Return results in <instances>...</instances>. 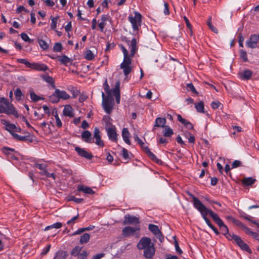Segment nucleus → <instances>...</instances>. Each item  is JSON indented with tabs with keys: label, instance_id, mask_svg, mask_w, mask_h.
<instances>
[{
	"label": "nucleus",
	"instance_id": "f257e3e1",
	"mask_svg": "<svg viewBox=\"0 0 259 259\" xmlns=\"http://www.w3.org/2000/svg\"><path fill=\"white\" fill-rule=\"evenodd\" d=\"M139 250H144V256L147 258H152L155 249L150 238L146 237L141 238L137 245Z\"/></svg>",
	"mask_w": 259,
	"mask_h": 259
},
{
	"label": "nucleus",
	"instance_id": "f03ea898",
	"mask_svg": "<svg viewBox=\"0 0 259 259\" xmlns=\"http://www.w3.org/2000/svg\"><path fill=\"white\" fill-rule=\"evenodd\" d=\"M70 98V95L65 91L56 89L53 94L49 96L50 101L52 103H57L60 100H67Z\"/></svg>",
	"mask_w": 259,
	"mask_h": 259
},
{
	"label": "nucleus",
	"instance_id": "7ed1b4c3",
	"mask_svg": "<svg viewBox=\"0 0 259 259\" xmlns=\"http://www.w3.org/2000/svg\"><path fill=\"white\" fill-rule=\"evenodd\" d=\"M134 15V16L132 15L129 16L128 19L132 24L133 30L137 32L141 25L142 15L138 12H135Z\"/></svg>",
	"mask_w": 259,
	"mask_h": 259
},
{
	"label": "nucleus",
	"instance_id": "20e7f679",
	"mask_svg": "<svg viewBox=\"0 0 259 259\" xmlns=\"http://www.w3.org/2000/svg\"><path fill=\"white\" fill-rule=\"evenodd\" d=\"M189 195L192 198V199H196L200 205L201 208H203L205 212L208 214H209L214 221L218 225L221 224L223 222L222 220L219 217L218 214L215 213L212 210L208 209L199 200L197 197L193 195L192 194H189Z\"/></svg>",
	"mask_w": 259,
	"mask_h": 259
},
{
	"label": "nucleus",
	"instance_id": "39448f33",
	"mask_svg": "<svg viewBox=\"0 0 259 259\" xmlns=\"http://www.w3.org/2000/svg\"><path fill=\"white\" fill-rule=\"evenodd\" d=\"M140 230V228L139 226L133 227L128 226L122 229L121 235L124 238H127L135 235L136 237L138 238L139 237V234L137 232H139Z\"/></svg>",
	"mask_w": 259,
	"mask_h": 259
},
{
	"label": "nucleus",
	"instance_id": "423d86ee",
	"mask_svg": "<svg viewBox=\"0 0 259 259\" xmlns=\"http://www.w3.org/2000/svg\"><path fill=\"white\" fill-rule=\"evenodd\" d=\"M103 107L107 114H110L114 105L113 100L111 96L105 97L104 93L102 94Z\"/></svg>",
	"mask_w": 259,
	"mask_h": 259
},
{
	"label": "nucleus",
	"instance_id": "0eeeda50",
	"mask_svg": "<svg viewBox=\"0 0 259 259\" xmlns=\"http://www.w3.org/2000/svg\"><path fill=\"white\" fill-rule=\"evenodd\" d=\"M105 128L107 131L109 139L113 142H116L117 141V135L115 126L108 121L106 123Z\"/></svg>",
	"mask_w": 259,
	"mask_h": 259
},
{
	"label": "nucleus",
	"instance_id": "6e6552de",
	"mask_svg": "<svg viewBox=\"0 0 259 259\" xmlns=\"http://www.w3.org/2000/svg\"><path fill=\"white\" fill-rule=\"evenodd\" d=\"M120 67L123 70L124 75L127 77L133 70L131 59H123V62L120 65Z\"/></svg>",
	"mask_w": 259,
	"mask_h": 259
},
{
	"label": "nucleus",
	"instance_id": "1a4fd4ad",
	"mask_svg": "<svg viewBox=\"0 0 259 259\" xmlns=\"http://www.w3.org/2000/svg\"><path fill=\"white\" fill-rule=\"evenodd\" d=\"M140 223V222L139 218L127 214L125 215L124 217V220L122 224L123 225H136L139 224Z\"/></svg>",
	"mask_w": 259,
	"mask_h": 259
},
{
	"label": "nucleus",
	"instance_id": "9d476101",
	"mask_svg": "<svg viewBox=\"0 0 259 259\" xmlns=\"http://www.w3.org/2000/svg\"><path fill=\"white\" fill-rule=\"evenodd\" d=\"M193 202L194 207L200 212L203 219L204 220L207 225L210 228H211L212 226H213L207 218V214L205 212V211L204 210L203 208H201L200 204L197 202V201L196 199H193Z\"/></svg>",
	"mask_w": 259,
	"mask_h": 259
},
{
	"label": "nucleus",
	"instance_id": "9b49d317",
	"mask_svg": "<svg viewBox=\"0 0 259 259\" xmlns=\"http://www.w3.org/2000/svg\"><path fill=\"white\" fill-rule=\"evenodd\" d=\"M232 239L234 241V242L242 249L245 251H247L248 252L250 253L251 250L249 248V246L243 242V241L241 239V238L238 236L232 234Z\"/></svg>",
	"mask_w": 259,
	"mask_h": 259
},
{
	"label": "nucleus",
	"instance_id": "f8f14e48",
	"mask_svg": "<svg viewBox=\"0 0 259 259\" xmlns=\"http://www.w3.org/2000/svg\"><path fill=\"white\" fill-rule=\"evenodd\" d=\"M0 102L4 104V105H0V113L9 114L12 105H10L8 100L5 98H0Z\"/></svg>",
	"mask_w": 259,
	"mask_h": 259
},
{
	"label": "nucleus",
	"instance_id": "ddd939ff",
	"mask_svg": "<svg viewBox=\"0 0 259 259\" xmlns=\"http://www.w3.org/2000/svg\"><path fill=\"white\" fill-rule=\"evenodd\" d=\"M148 229L157 238H158L161 242L163 241L164 237L157 226L153 224H149L148 226Z\"/></svg>",
	"mask_w": 259,
	"mask_h": 259
},
{
	"label": "nucleus",
	"instance_id": "4468645a",
	"mask_svg": "<svg viewBox=\"0 0 259 259\" xmlns=\"http://www.w3.org/2000/svg\"><path fill=\"white\" fill-rule=\"evenodd\" d=\"M12 136L18 141H27L32 143L33 141L34 136L30 133H27L26 136H20L16 133H12Z\"/></svg>",
	"mask_w": 259,
	"mask_h": 259
},
{
	"label": "nucleus",
	"instance_id": "2eb2a0df",
	"mask_svg": "<svg viewBox=\"0 0 259 259\" xmlns=\"http://www.w3.org/2000/svg\"><path fill=\"white\" fill-rule=\"evenodd\" d=\"M28 67L39 71H46L48 69V67L46 65L38 63L29 62Z\"/></svg>",
	"mask_w": 259,
	"mask_h": 259
},
{
	"label": "nucleus",
	"instance_id": "dca6fc26",
	"mask_svg": "<svg viewBox=\"0 0 259 259\" xmlns=\"http://www.w3.org/2000/svg\"><path fill=\"white\" fill-rule=\"evenodd\" d=\"M94 138L96 139L95 143L102 147L104 146L103 141L101 140L100 131L98 127H95L94 131Z\"/></svg>",
	"mask_w": 259,
	"mask_h": 259
},
{
	"label": "nucleus",
	"instance_id": "f3484780",
	"mask_svg": "<svg viewBox=\"0 0 259 259\" xmlns=\"http://www.w3.org/2000/svg\"><path fill=\"white\" fill-rule=\"evenodd\" d=\"M75 150L79 156L84 157L87 159H91L93 157L91 153H89L83 148L76 147L75 148Z\"/></svg>",
	"mask_w": 259,
	"mask_h": 259
},
{
	"label": "nucleus",
	"instance_id": "a211bd4d",
	"mask_svg": "<svg viewBox=\"0 0 259 259\" xmlns=\"http://www.w3.org/2000/svg\"><path fill=\"white\" fill-rule=\"evenodd\" d=\"M126 42L128 44L130 48H131L130 56L133 57L138 49L137 46V39L135 38H133L131 41H130V40H126Z\"/></svg>",
	"mask_w": 259,
	"mask_h": 259
},
{
	"label": "nucleus",
	"instance_id": "6ab92c4d",
	"mask_svg": "<svg viewBox=\"0 0 259 259\" xmlns=\"http://www.w3.org/2000/svg\"><path fill=\"white\" fill-rule=\"evenodd\" d=\"M258 40L256 39V34L250 35L248 40L246 41V46L250 48L254 49L257 47Z\"/></svg>",
	"mask_w": 259,
	"mask_h": 259
},
{
	"label": "nucleus",
	"instance_id": "aec40b11",
	"mask_svg": "<svg viewBox=\"0 0 259 259\" xmlns=\"http://www.w3.org/2000/svg\"><path fill=\"white\" fill-rule=\"evenodd\" d=\"M220 227L222 233L229 240H232V235L229 232V230L227 226H226L224 222H222L221 224L218 225Z\"/></svg>",
	"mask_w": 259,
	"mask_h": 259
},
{
	"label": "nucleus",
	"instance_id": "412c9836",
	"mask_svg": "<svg viewBox=\"0 0 259 259\" xmlns=\"http://www.w3.org/2000/svg\"><path fill=\"white\" fill-rule=\"evenodd\" d=\"M81 138L85 142L89 143H94L93 139L92 138V134L89 131H85L81 134Z\"/></svg>",
	"mask_w": 259,
	"mask_h": 259
},
{
	"label": "nucleus",
	"instance_id": "4be33fe9",
	"mask_svg": "<svg viewBox=\"0 0 259 259\" xmlns=\"http://www.w3.org/2000/svg\"><path fill=\"white\" fill-rule=\"evenodd\" d=\"M142 148L148 155L149 157L152 160L155 161L157 163H159L161 162V161L159 160L152 152H151L149 148L145 144L144 145V147Z\"/></svg>",
	"mask_w": 259,
	"mask_h": 259
},
{
	"label": "nucleus",
	"instance_id": "5701e85b",
	"mask_svg": "<svg viewBox=\"0 0 259 259\" xmlns=\"http://www.w3.org/2000/svg\"><path fill=\"white\" fill-rule=\"evenodd\" d=\"M130 133L127 128H123L122 131V137L124 141L128 145H131L130 140Z\"/></svg>",
	"mask_w": 259,
	"mask_h": 259
},
{
	"label": "nucleus",
	"instance_id": "b1692460",
	"mask_svg": "<svg viewBox=\"0 0 259 259\" xmlns=\"http://www.w3.org/2000/svg\"><path fill=\"white\" fill-rule=\"evenodd\" d=\"M63 114L65 116L72 117L73 116V108L69 105H66L63 110Z\"/></svg>",
	"mask_w": 259,
	"mask_h": 259
},
{
	"label": "nucleus",
	"instance_id": "393cba45",
	"mask_svg": "<svg viewBox=\"0 0 259 259\" xmlns=\"http://www.w3.org/2000/svg\"><path fill=\"white\" fill-rule=\"evenodd\" d=\"M77 191H81L88 194H93L95 192L90 187H84L83 185H78L77 186Z\"/></svg>",
	"mask_w": 259,
	"mask_h": 259
},
{
	"label": "nucleus",
	"instance_id": "a878e982",
	"mask_svg": "<svg viewBox=\"0 0 259 259\" xmlns=\"http://www.w3.org/2000/svg\"><path fill=\"white\" fill-rule=\"evenodd\" d=\"M166 123V119L165 118L157 117L155 122V127H163Z\"/></svg>",
	"mask_w": 259,
	"mask_h": 259
},
{
	"label": "nucleus",
	"instance_id": "bb28decb",
	"mask_svg": "<svg viewBox=\"0 0 259 259\" xmlns=\"http://www.w3.org/2000/svg\"><path fill=\"white\" fill-rule=\"evenodd\" d=\"M41 78L47 83H49L50 85L52 86L53 88H55V80L54 78L48 75H42L41 76Z\"/></svg>",
	"mask_w": 259,
	"mask_h": 259
},
{
	"label": "nucleus",
	"instance_id": "cd10ccee",
	"mask_svg": "<svg viewBox=\"0 0 259 259\" xmlns=\"http://www.w3.org/2000/svg\"><path fill=\"white\" fill-rule=\"evenodd\" d=\"M163 134L164 137H171L173 134V131L168 125L163 127Z\"/></svg>",
	"mask_w": 259,
	"mask_h": 259
},
{
	"label": "nucleus",
	"instance_id": "c85d7f7f",
	"mask_svg": "<svg viewBox=\"0 0 259 259\" xmlns=\"http://www.w3.org/2000/svg\"><path fill=\"white\" fill-rule=\"evenodd\" d=\"M95 55L90 50H88L84 54V58L87 60H92L94 59Z\"/></svg>",
	"mask_w": 259,
	"mask_h": 259
},
{
	"label": "nucleus",
	"instance_id": "c756f323",
	"mask_svg": "<svg viewBox=\"0 0 259 259\" xmlns=\"http://www.w3.org/2000/svg\"><path fill=\"white\" fill-rule=\"evenodd\" d=\"M58 60L63 64L67 65L68 63H70L71 62V60L69 58H68L66 55H63L61 56Z\"/></svg>",
	"mask_w": 259,
	"mask_h": 259
},
{
	"label": "nucleus",
	"instance_id": "7c9ffc66",
	"mask_svg": "<svg viewBox=\"0 0 259 259\" xmlns=\"http://www.w3.org/2000/svg\"><path fill=\"white\" fill-rule=\"evenodd\" d=\"M255 179H252L251 177L244 178L242 180V183L246 186H251L254 183Z\"/></svg>",
	"mask_w": 259,
	"mask_h": 259
},
{
	"label": "nucleus",
	"instance_id": "2f4dec72",
	"mask_svg": "<svg viewBox=\"0 0 259 259\" xmlns=\"http://www.w3.org/2000/svg\"><path fill=\"white\" fill-rule=\"evenodd\" d=\"M120 80H118L115 83V88L112 90L114 96L120 95Z\"/></svg>",
	"mask_w": 259,
	"mask_h": 259
},
{
	"label": "nucleus",
	"instance_id": "473e14b6",
	"mask_svg": "<svg viewBox=\"0 0 259 259\" xmlns=\"http://www.w3.org/2000/svg\"><path fill=\"white\" fill-rule=\"evenodd\" d=\"M90 238V235L88 233H84L82 236H81L79 242L81 244H83L85 243H87Z\"/></svg>",
	"mask_w": 259,
	"mask_h": 259
},
{
	"label": "nucleus",
	"instance_id": "72a5a7b5",
	"mask_svg": "<svg viewBox=\"0 0 259 259\" xmlns=\"http://www.w3.org/2000/svg\"><path fill=\"white\" fill-rule=\"evenodd\" d=\"M62 226V224L60 222H57L52 225L46 227L45 229V231H48L50 229L55 228L59 229Z\"/></svg>",
	"mask_w": 259,
	"mask_h": 259
},
{
	"label": "nucleus",
	"instance_id": "f704fd0d",
	"mask_svg": "<svg viewBox=\"0 0 259 259\" xmlns=\"http://www.w3.org/2000/svg\"><path fill=\"white\" fill-rule=\"evenodd\" d=\"M103 86L104 89L106 92V94H107V96H111V91L110 90V87L108 83L107 79H105L103 84Z\"/></svg>",
	"mask_w": 259,
	"mask_h": 259
},
{
	"label": "nucleus",
	"instance_id": "c9c22d12",
	"mask_svg": "<svg viewBox=\"0 0 259 259\" xmlns=\"http://www.w3.org/2000/svg\"><path fill=\"white\" fill-rule=\"evenodd\" d=\"M252 75V72L250 70H245L244 71L242 74H241V77L243 79H249Z\"/></svg>",
	"mask_w": 259,
	"mask_h": 259
},
{
	"label": "nucleus",
	"instance_id": "e433bc0d",
	"mask_svg": "<svg viewBox=\"0 0 259 259\" xmlns=\"http://www.w3.org/2000/svg\"><path fill=\"white\" fill-rule=\"evenodd\" d=\"M195 108L196 110L200 113H204V103L202 101H201L195 105Z\"/></svg>",
	"mask_w": 259,
	"mask_h": 259
},
{
	"label": "nucleus",
	"instance_id": "4c0bfd02",
	"mask_svg": "<svg viewBox=\"0 0 259 259\" xmlns=\"http://www.w3.org/2000/svg\"><path fill=\"white\" fill-rule=\"evenodd\" d=\"M16 128L15 125L12 123H9L7 122L6 124V129L9 131L11 134L12 133H14V131Z\"/></svg>",
	"mask_w": 259,
	"mask_h": 259
},
{
	"label": "nucleus",
	"instance_id": "58836bf2",
	"mask_svg": "<svg viewBox=\"0 0 259 259\" xmlns=\"http://www.w3.org/2000/svg\"><path fill=\"white\" fill-rule=\"evenodd\" d=\"M14 95L17 101H20L22 97L23 96L21 90L19 88L17 89L14 92Z\"/></svg>",
	"mask_w": 259,
	"mask_h": 259
},
{
	"label": "nucleus",
	"instance_id": "ea45409f",
	"mask_svg": "<svg viewBox=\"0 0 259 259\" xmlns=\"http://www.w3.org/2000/svg\"><path fill=\"white\" fill-rule=\"evenodd\" d=\"M38 44L40 47L44 50L48 49L49 48L48 43L42 39H38Z\"/></svg>",
	"mask_w": 259,
	"mask_h": 259
},
{
	"label": "nucleus",
	"instance_id": "a19ab883",
	"mask_svg": "<svg viewBox=\"0 0 259 259\" xmlns=\"http://www.w3.org/2000/svg\"><path fill=\"white\" fill-rule=\"evenodd\" d=\"M70 91L72 94V97L74 98H76L80 94L79 91L74 87H71Z\"/></svg>",
	"mask_w": 259,
	"mask_h": 259
},
{
	"label": "nucleus",
	"instance_id": "79ce46f5",
	"mask_svg": "<svg viewBox=\"0 0 259 259\" xmlns=\"http://www.w3.org/2000/svg\"><path fill=\"white\" fill-rule=\"evenodd\" d=\"M58 17H52L51 18V28L52 30H55L57 27V23L58 21Z\"/></svg>",
	"mask_w": 259,
	"mask_h": 259
},
{
	"label": "nucleus",
	"instance_id": "37998d69",
	"mask_svg": "<svg viewBox=\"0 0 259 259\" xmlns=\"http://www.w3.org/2000/svg\"><path fill=\"white\" fill-rule=\"evenodd\" d=\"M21 37L22 39L26 42H28L29 43H32L33 41V40L30 39L28 35L24 32L22 33L21 34Z\"/></svg>",
	"mask_w": 259,
	"mask_h": 259
},
{
	"label": "nucleus",
	"instance_id": "c03bdc74",
	"mask_svg": "<svg viewBox=\"0 0 259 259\" xmlns=\"http://www.w3.org/2000/svg\"><path fill=\"white\" fill-rule=\"evenodd\" d=\"M81 247L77 246H75L71 251V255L74 256H77L79 255L80 251H81Z\"/></svg>",
	"mask_w": 259,
	"mask_h": 259
},
{
	"label": "nucleus",
	"instance_id": "a18cd8bd",
	"mask_svg": "<svg viewBox=\"0 0 259 259\" xmlns=\"http://www.w3.org/2000/svg\"><path fill=\"white\" fill-rule=\"evenodd\" d=\"M62 49V46L61 43L57 42L56 43L53 47V50L55 52H59Z\"/></svg>",
	"mask_w": 259,
	"mask_h": 259
},
{
	"label": "nucleus",
	"instance_id": "49530a36",
	"mask_svg": "<svg viewBox=\"0 0 259 259\" xmlns=\"http://www.w3.org/2000/svg\"><path fill=\"white\" fill-rule=\"evenodd\" d=\"M30 95L31 99L33 102H36L39 101V97L35 94L33 91L30 92Z\"/></svg>",
	"mask_w": 259,
	"mask_h": 259
},
{
	"label": "nucleus",
	"instance_id": "de8ad7c7",
	"mask_svg": "<svg viewBox=\"0 0 259 259\" xmlns=\"http://www.w3.org/2000/svg\"><path fill=\"white\" fill-rule=\"evenodd\" d=\"M240 56L241 58L243 60L244 62L248 61L247 54L245 51L241 50L240 51Z\"/></svg>",
	"mask_w": 259,
	"mask_h": 259
},
{
	"label": "nucleus",
	"instance_id": "09e8293b",
	"mask_svg": "<svg viewBox=\"0 0 259 259\" xmlns=\"http://www.w3.org/2000/svg\"><path fill=\"white\" fill-rule=\"evenodd\" d=\"M121 49L122 50V51L124 55V59L130 58V56H128V53L127 50L122 45L121 46Z\"/></svg>",
	"mask_w": 259,
	"mask_h": 259
},
{
	"label": "nucleus",
	"instance_id": "8fccbe9b",
	"mask_svg": "<svg viewBox=\"0 0 259 259\" xmlns=\"http://www.w3.org/2000/svg\"><path fill=\"white\" fill-rule=\"evenodd\" d=\"M177 118L178 120L181 122L182 124H183L185 126L186 125L187 123H188L189 121L187 120L186 119L183 118L182 116L180 114L177 115Z\"/></svg>",
	"mask_w": 259,
	"mask_h": 259
},
{
	"label": "nucleus",
	"instance_id": "3c124183",
	"mask_svg": "<svg viewBox=\"0 0 259 259\" xmlns=\"http://www.w3.org/2000/svg\"><path fill=\"white\" fill-rule=\"evenodd\" d=\"M187 88L188 90L191 91L193 93L197 94V92L192 83L187 84Z\"/></svg>",
	"mask_w": 259,
	"mask_h": 259
},
{
	"label": "nucleus",
	"instance_id": "603ef678",
	"mask_svg": "<svg viewBox=\"0 0 259 259\" xmlns=\"http://www.w3.org/2000/svg\"><path fill=\"white\" fill-rule=\"evenodd\" d=\"M242 162L240 160H236L234 161L232 164V168H235L241 166Z\"/></svg>",
	"mask_w": 259,
	"mask_h": 259
},
{
	"label": "nucleus",
	"instance_id": "864d4df0",
	"mask_svg": "<svg viewBox=\"0 0 259 259\" xmlns=\"http://www.w3.org/2000/svg\"><path fill=\"white\" fill-rule=\"evenodd\" d=\"M54 259H66L62 252H58Z\"/></svg>",
	"mask_w": 259,
	"mask_h": 259
},
{
	"label": "nucleus",
	"instance_id": "5fc2aeb1",
	"mask_svg": "<svg viewBox=\"0 0 259 259\" xmlns=\"http://www.w3.org/2000/svg\"><path fill=\"white\" fill-rule=\"evenodd\" d=\"M69 200H71V201H73L77 203H81L83 200L82 198H76L74 196L70 197Z\"/></svg>",
	"mask_w": 259,
	"mask_h": 259
},
{
	"label": "nucleus",
	"instance_id": "6e6d98bb",
	"mask_svg": "<svg viewBox=\"0 0 259 259\" xmlns=\"http://www.w3.org/2000/svg\"><path fill=\"white\" fill-rule=\"evenodd\" d=\"M184 19L186 23L187 26L190 29V34L192 35V31L191 29L192 26H191L190 23L189 22L188 19L186 16H185L184 17Z\"/></svg>",
	"mask_w": 259,
	"mask_h": 259
},
{
	"label": "nucleus",
	"instance_id": "4d7b16f0",
	"mask_svg": "<svg viewBox=\"0 0 259 259\" xmlns=\"http://www.w3.org/2000/svg\"><path fill=\"white\" fill-rule=\"evenodd\" d=\"M122 157H123L124 159H127L129 158V155H128V151L127 150L123 148L122 149Z\"/></svg>",
	"mask_w": 259,
	"mask_h": 259
},
{
	"label": "nucleus",
	"instance_id": "13d9d810",
	"mask_svg": "<svg viewBox=\"0 0 259 259\" xmlns=\"http://www.w3.org/2000/svg\"><path fill=\"white\" fill-rule=\"evenodd\" d=\"M242 230H243V231L246 233V234L251 236H252L254 233V232L251 231L248 228H247L246 226H244Z\"/></svg>",
	"mask_w": 259,
	"mask_h": 259
},
{
	"label": "nucleus",
	"instance_id": "bf43d9fd",
	"mask_svg": "<svg viewBox=\"0 0 259 259\" xmlns=\"http://www.w3.org/2000/svg\"><path fill=\"white\" fill-rule=\"evenodd\" d=\"M175 248H176V250L177 252L179 254H181L183 253V251L179 247L178 242L176 240L175 241Z\"/></svg>",
	"mask_w": 259,
	"mask_h": 259
},
{
	"label": "nucleus",
	"instance_id": "052dcab7",
	"mask_svg": "<svg viewBox=\"0 0 259 259\" xmlns=\"http://www.w3.org/2000/svg\"><path fill=\"white\" fill-rule=\"evenodd\" d=\"M88 98V96L84 93H81L79 95V101L81 103L85 101Z\"/></svg>",
	"mask_w": 259,
	"mask_h": 259
},
{
	"label": "nucleus",
	"instance_id": "680f3d73",
	"mask_svg": "<svg viewBox=\"0 0 259 259\" xmlns=\"http://www.w3.org/2000/svg\"><path fill=\"white\" fill-rule=\"evenodd\" d=\"M9 114H12L14 115L16 117H18V113L17 111L15 110L14 107L12 106L10 112H9Z\"/></svg>",
	"mask_w": 259,
	"mask_h": 259
},
{
	"label": "nucleus",
	"instance_id": "e2e57ef3",
	"mask_svg": "<svg viewBox=\"0 0 259 259\" xmlns=\"http://www.w3.org/2000/svg\"><path fill=\"white\" fill-rule=\"evenodd\" d=\"M17 61L18 63L24 64L26 65V67H28V66L29 65V62H28L26 59H18L17 60Z\"/></svg>",
	"mask_w": 259,
	"mask_h": 259
},
{
	"label": "nucleus",
	"instance_id": "0e129e2a",
	"mask_svg": "<svg viewBox=\"0 0 259 259\" xmlns=\"http://www.w3.org/2000/svg\"><path fill=\"white\" fill-rule=\"evenodd\" d=\"M51 245L49 244L47 246H46L45 248H44L42 250L41 255H44L47 254V253L49 251L50 248H51Z\"/></svg>",
	"mask_w": 259,
	"mask_h": 259
},
{
	"label": "nucleus",
	"instance_id": "69168bd1",
	"mask_svg": "<svg viewBox=\"0 0 259 259\" xmlns=\"http://www.w3.org/2000/svg\"><path fill=\"white\" fill-rule=\"evenodd\" d=\"M78 217H79V215L78 214L76 215V216L72 218L70 220L68 221L67 222V224L68 225L74 224L75 223L76 221L78 219Z\"/></svg>",
	"mask_w": 259,
	"mask_h": 259
},
{
	"label": "nucleus",
	"instance_id": "338daca9",
	"mask_svg": "<svg viewBox=\"0 0 259 259\" xmlns=\"http://www.w3.org/2000/svg\"><path fill=\"white\" fill-rule=\"evenodd\" d=\"M163 13L165 15H168L169 14L168 4L167 3H164V4Z\"/></svg>",
	"mask_w": 259,
	"mask_h": 259
},
{
	"label": "nucleus",
	"instance_id": "774afa93",
	"mask_svg": "<svg viewBox=\"0 0 259 259\" xmlns=\"http://www.w3.org/2000/svg\"><path fill=\"white\" fill-rule=\"evenodd\" d=\"M221 103L219 102H212L211 104V108L213 109H216L219 107Z\"/></svg>",
	"mask_w": 259,
	"mask_h": 259
}]
</instances>
